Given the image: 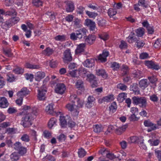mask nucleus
<instances>
[{
    "label": "nucleus",
    "mask_w": 161,
    "mask_h": 161,
    "mask_svg": "<svg viewBox=\"0 0 161 161\" xmlns=\"http://www.w3.org/2000/svg\"><path fill=\"white\" fill-rule=\"evenodd\" d=\"M136 32L137 36L141 37L143 36L144 34V29L143 28H139L136 30Z\"/></svg>",
    "instance_id": "obj_32"
},
{
    "label": "nucleus",
    "mask_w": 161,
    "mask_h": 161,
    "mask_svg": "<svg viewBox=\"0 0 161 161\" xmlns=\"http://www.w3.org/2000/svg\"><path fill=\"white\" fill-rule=\"evenodd\" d=\"M30 91L26 87H24L22 88L20 91L18 92L17 93V95L18 97H23L24 96H26L29 93Z\"/></svg>",
    "instance_id": "obj_16"
},
{
    "label": "nucleus",
    "mask_w": 161,
    "mask_h": 161,
    "mask_svg": "<svg viewBox=\"0 0 161 161\" xmlns=\"http://www.w3.org/2000/svg\"><path fill=\"white\" fill-rule=\"evenodd\" d=\"M20 139L25 142H29L30 140V136L26 134H24L22 135Z\"/></svg>",
    "instance_id": "obj_39"
},
{
    "label": "nucleus",
    "mask_w": 161,
    "mask_h": 161,
    "mask_svg": "<svg viewBox=\"0 0 161 161\" xmlns=\"http://www.w3.org/2000/svg\"><path fill=\"white\" fill-rule=\"evenodd\" d=\"M117 88L122 91H125L127 90V86L124 84L119 83L117 85Z\"/></svg>",
    "instance_id": "obj_52"
},
{
    "label": "nucleus",
    "mask_w": 161,
    "mask_h": 161,
    "mask_svg": "<svg viewBox=\"0 0 161 161\" xmlns=\"http://www.w3.org/2000/svg\"><path fill=\"white\" fill-rule=\"evenodd\" d=\"M25 67L27 68L31 69H37L40 68L39 65L32 64L28 62L26 63Z\"/></svg>",
    "instance_id": "obj_31"
},
{
    "label": "nucleus",
    "mask_w": 161,
    "mask_h": 161,
    "mask_svg": "<svg viewBox=\"0 0 161 161\" xmlns=\"http://www.w3.org/2000/svg\"><path fill=\"white\" fill-rule=\"evenodd\" d=\"M7 81L9 82H12L15 80L14 76L11 73H8L7 75Z\"/></svg>",
    "instance_id": "obj_54"
},
{
    "label": "nucleus",
    "mask_w": 161,
    "mask_h": 161,
    "mask_svg": "<svg viewBox=\"0 0 161 161\" xmlns=\"http://www.w3.org/2000/svg\"><path fill=\"white\" fill-rule=\"evenodd\" d=\"M85 43H81L78 45L77 48L75 50V53L76 54H80L84 52L86 47Z\"/></svg>",
    "instance_id": "obj_15"
},
{
    "label": "nucleus",
    "mask_w": 161,
    "mask_h": 161,
    "mask_svg": "<svg viewBox=\"0 0 161 161\" xmlns=\"http://www.w3.org/2000/svg\"><path fill=\"white\" fill-rule=\"evenodd\" d=\"M44 137L47 138H49L52 136V133L47 130H45L43 132Z\"/></svg>",
    "instance_id": "obj_59"
},
{
    "label": "nucleus",
    "mask_w": 161,
    "mask_h": 161,
    "mask_svg": "<svg viewBox=\"0 0 161 161\" xmlns=\"http://www.w3.org/2000/svg\"><path fill=\"white\" fill-rule=\"evenodd\" d=\"M130 90L133 91L135 94H139L140 93L139 88L138 85L136 84H133L130 86Z\"/></svg>",
    "instance_id": "obj_28"
},
{
    "label": "nucleus",
    "mask_w": 161,
    "mask_h": 161,
    "mask_svg": "<svg viewBox=\"0 0 161 161\" xmlns=\"http://www.w3.org/2000/svg\"><path fill=\"white\" fill-rule=\"evenodd\" d=\"M66 138V136L64 134H62L58 136L57 137V139L59 142H63L64 141Z\"/></svg>",
    "instance_id": "obj_60"
},
{
    "label": "nucleus",
    "mask_w": 161,
    "mask_h": 161,
    "mask_svg": "<svg viewBox=\"0 0 161 161\" xmlns=\"http://www.w3.org/2000/svg\"><path fill=\"white\" fill-rule=\"evenodd\" d=\"M13 71L16 74H21L23 73L24 70L21 68L17 67L13 70Z\"/></svg>",
    "instance_id": "obj_50"
},
{
    "label": "nucleus",
    "mask_w": 161,
    "mask_h": 161,
    "mask_svg": "<svg viewBox=\"0 0 161 161\" xmlns=\"http://www.w3.org/2000/svg\"><path fill=\"white\" fill-rule=\"evenodd\" d=\"M94 131L96 133H100L102 132L103 128L102 125H96L93 126Z\"/></svg>",
    "instance_id": "obj_35"
},
{
    "label": "nucleus",
    "mask_w": 161,
    "mask_h": 161,
    "mask_svg": "<svg viewBox=\"0 0 161 161\" xmlns=\"http://www.w3.org/2000/svg\"><path fill=\"white\" fill-rule=\"evenodd\" d=\"M148 79L149 81L152 84L155 85L158 80L155 76H152L148 77Z\"/></svg>",
    "instance_id": "obj_43"
},
{
    "label": "nucleus",
    "mask_w": 161,
    "mask_h": 161,
    "mask_svg": "<svg viewBox=\"0 0 161 161\" xmlns=\"http://www.w3.org/2000/svg\"><path fill=\"white\" fill-rule=\"evenodd\" d=\"M86 152L83 148H81L79 149L78 151V154L80 158H83L86 154Z\"/></svg>",
    "instance_id": "obj_55"
},
{
    "label": "nucleus",
    "mask_w": 161,
    "mask_h": 161,
    "mask_svg": "<svg viewBox=\"0 0 161 161\" xmlns=\"http://www.w3.org/2000/svg\"><path fill=\"white\" fill-rule=\"evenodd\" d=\"M142 25L143 27L146 28L148 33L152 34L153 33L154 30L153 27L150 26L147 21H144L142 23Z\"/></svg>",
    "instance_id": "obj_21"
},
{
    "label": "nucleus",
    "mask_w": 161,
    "mask_h": 161,
    "mask_svg": "<svg viewBox=\"0 0 161 161\" xmlns=\"http://www.w3.org/2000/svg\"><path fill=\"white\" fill-rule=\"evenodd\" d=\"M127 127V125H124L119 127L115 130V132L117 135H120L125 130Z\"/></svg>",
    "instance_id": "obj_26"
},
{
    "label": "nucleus",
    "mask_w": 161,
    "mask_h": 161,
    "mask_svg": "<svg viewBox=\"0 0 161 161\" xmlns=\"http://www.w3.org/2000/svg\"><path fill=\"white\" fill-rule=\"evenodd\" d=\"M57 62L56 61L52 59L49 63V66L51 68H54L57 67Z\"/></svg>",
    "instance_id": "obj_63"
},
{
    "label": "nucleus",
    "mask_w": 161,
    "mask_h": 161,
    "mask_svg": "<svg viewBox=\"0 0 161 161\" xmlns=\"http://www.w3.org/2000/svg\"><path fill=\"white\" fill-rule=\"evenodd\" d=\"M96 73L97 75L100 76L106 79L108 77L105 70L103 69H99L96 70Z\"/></svg>",
    "instance_id": "obj_22"
},
{
    "label": "nucleus",
    "mask_w": 161,
    "mask_h": 161,
    "mask_svg": "<svg viewBox=\"0 0 161 161\" xmlns=\"http://www.w3.org/2000/svg\"><path fill=\"white\" fill-rule=\"evenodd\" d=\"M108 51L104 50L102 54H100L98 57V59L101 62L105 63L107 61V57L109 55Z\"/></svg>",
    "instance_id": "obj_10"
},
{
    "label": "nucleus",
    "mask_w": 161,
    "mask_h": 161,
    "mask_svg": "<svg viewBox=\"0 0 161 161\" xmlns=\"http://www.w3.org/2000/svg\"><path fill=\"white\" fill-rule=\"evenodd\" d=\"M153 46L156 48H159L161 46V39H158L155 41Z\"/></svg>",
    "instance_id": "obj_58"
},
{
    "label": "nucleus",
    "mask_w": 161,
    "mask_h": 161,
    "mask_svg": "<svg viewBox=\"0 0 161 161\" xmlns=\"http://www.w3.org/2000/svg\"><path fill=\"white\" fill-rule=\"evenodd\" d=\"M68 110L71 112L72 115L74 116H77L79 112V109L76 107V105L71 103L67 104L66 106Z\"/></svg>",
    "instance_id": "obj_6"
},
{
    "label": "nucleus",
    "mask_w": 161,
    "mask_h": 161,
    "mask_svg": "<svg viewBox=\"0 0 161 161\" xmlns=\"http://www.w3.org/2000/svg\"><path fill=\"white\" fill-rule=\"evenodd\" d=\"M57 120L55 118H52L49 120L48 123V127L49 128H51L52 127L56 125Z\"/></svg>",
    "instance_id": "obj_34"
},
{
    "label": "nucleus",
    "mask_w": 161,
    "mask_h": 161,
    "mask_svg": "<svg viewBox=\"0 0 161 161\" xmlns=\"http://www.w3.org/2000/svg\"><path fill=\"white\" fill-rule=\"evenodd\" d=\"M59 120L62 127H65L67 125V121L65 119V117L60 116Z\"/></svg>",
    "instance_id": "obj_40"
},
{
    "label": "nucleus",
    "mask_w": 161,
    "mask_h": 161,
    "mask_svg": "<svg viewBox=\"0 0 161 161\" xmlns=\"http://www.w3.org/2000/svg\"><path fill=\"white\" fill-rule=\"evenodd\" d=\"M14 148L16 151H18V153L20 155L23 156L27 152L26 147H23L21 143L19 142H16L14 145Z\"/></svg>",
    "instance_id": "obj_5"
},
{
    "label": "nucleus",
    "mask_w": 161,
    "mask_h": 161,
    "mask_svg": "<svg viewBox=\"0 0 161 161\" xmlns=\"http://www.w3.org/2000/svg\"><path fill=\"white\" fill-rule=\"evenodd\" d=\"M117 13V11L115 9L112 8H110L108 12V15L110 17L115 15Z\"/></svg>",
    "instance_id": "obj_47"
},
{
    "label": "nucleus",
    "mask_w": 161,
    "mask_h": 161,
    "mask_svg": "<svg viewBox=\"0 0 161 161\" xmlns=\"http://www.w3.org/2000/svg\"><path fill=\"white\" fill-rule=\"evenodd\" d=\"M46 76L44 72L40 71L37 72L35 75V79L37 81H40L44 78Z\"/></svg>",
    "instance_id": "obj_17"
},
{
    "label": "nucleus",
    "mask_w": 161,
    "mask_h": 161,
    "mask_svg": "<svg viewBox=\"0 0 161 161\" xmlns=\"http://www.w3.org/2000/svg\"><path fill=\"white\" fill-rule=\"evenodd\" d=\"M63 59L64 63H68L72 61V57L70 49H67L64 51Z\"/></svg>",
    "instance_id": "obj_8"
},
{
    "label": "nucleus",
    "mask_w": 161,
    "mask_h": 161,
    "mask_svg": "<svg viewBox=\"0 0 161 161\" xmlns=\"http://www.w3.org/2000/svg\"><path fill=\"white\" fill-rule=\"evenodd\" d=\"M132 101L133 103L135 105L140 104V106L141 107L145 108L146 107L147 100L145 97L134 96L132 97Z\"/></svg>",
    "instance_id": "obj_3"
},
{
    "label": "nucleus",
    "mask_w": 161,
    "mask_h": 161,
    "mask_svg": "<svg viewBox=\"0 0 161 161\" xmlns=\"http://www.w3.org/2000/svg\"><path fill=\"white\" fill-rule=\"evenodd\" d=\"M79 74L80 76H86L88 74V71L84 68L81 67L79 69Z\"/></svg>",
    "instance_id": "obj_36"
},
{
    "label": "nucleus",
    "mask_w": 161,
    "mask_h": 161,
    "mask_svg": "<svg viewBox=\"0 0 161 161\" xmlns=\"http://www.w3.org/2000/svg\"><path fill=\"white\" fill-rule=\"evenodd\" d=\"M139 39H140L139 38L138 40L136 42V45L137 47L139 48L142 47L145 44V43L143 41L140 40Z\"/></svg>",
    "instance_id": "obj_57"
},
{
    "label": "nucleus",
    "mask_w": 161,
    "mask_h": 161,
    "mask_svg": "<svg viewBox=\"0 0 161 161\" xmlns=\"http://www.w3.org/2000/svg\"><path fill=\"white\" fill-rule=\"evenodd\" d=\"M139 84L140 87L144 90L148 86L149 83H148L147 79H143L140 81Z\"/></svg>",
    "instance_id": "obj_23"
},
{
    "label": "nucleus",
    "mask_w": 161,
    "mask_h": 161,
    "mask_svg": "<svg viewBox=\"0 0 161 161\" xmlns=\"http://www.w3.org/2000/svg\"><path fill=\"white\" fill-rule=\"evenodd\" d=\"M85 10V8L81 6H80L77 8V12L78 14H82Z\"/></svg>",
    "instance_id": "obj_64"
},
{
    "label": "nucleus",
    "mask_w": 161,
    "mask_h": 161,
    "mask_svg": "<svg viewBox=\"0 0 161 161\" xmlns=\"http://www.w3.org/2000/svg\"><path fill=\"white\" fill-rule=\"evenodd\" d=\"M53 53V49L48 47L42 51V53L44 55L49 56Z\"/></svg>",
    "instance_id": "obj_27"
},
{
    "label": "nucleus",
    "mask_w": 161,
    "mask_h": 161,
    "mask_svg": "<svg viewBox=\"0 0 161 161\" xmlns=\"http://www.w3.org/2000/svg\"><path fill=\"white\" fill-rule=\"evenodd\" d=\"M98 36L99 38L104 41L107 40L108 38V35L105 32L99 34Z\"/></svg>",
    "instance_id": "obj_42"
},
{
    "label": "nucleus",
    "mask_w": 161,
    "mask_h": 161,
    "mask_svg": "<svg viewBox=\"0 0 161 161\" xmlns=\"http://www.w3.org/2000/svg\"><path fill=\"white\" fill-rule=\"evenodd\" d=\"M45 110L48 114H49L53 115H57L56 111L53 108V104L51 103L48 104Z\"/></svg>",
    "instance_id": "obj_12"
},
{
    "label": "nucleus",
    "mask_w": 161,
    "mask_h": 161,
    "mask_svg": "<svg viewBox=\"0 0 161 161\" xmlns=\"http://www.w3.org/2000/svg\"><path fill=\"white\" fill-rule=\"evenodd\" d=\"M43 160L46 161H55L56 159L53 156L51 155H47L43 158Z\"/></svg>",
    "instance_id": "obj_44"
},
{
    "label": "nucleus",
    "mask_w": 161,
    "mask_h": 161,
    "mask_svg": "<svg viewBox=\"0 0 161 161\" xmlns=\"http://www.w3.org/2000/svg\"><path fill=\"white\" fill-rule=\"evenodd\" d=\"M19 20V18L18 17H15L11 18L6 21L3 22L2 27L3 28L7 30L16 24Z\"/></svg>",
    "instance_id": "obj_4"
},
{
    "label": "nucleus",
    "mask_w": 161,
    "mask_h": 161,
    "mask_svg": "<svg viewBox=\"0 0 161 161\" xmlns=\"http://www.w3.org/2000/svg\"><path fill=\"white\" fill-rule=\"evenodd\" d=\"M9 103L7 98L4 97H0V107L5 108L9 105Z\"/></svg>",
    "instance_id": "obj_14"
},
{
    "label": "nucleus",
    "mask_w": 161,
    "mask_h": 161,
    "mask_svg": "<svg viewBox=\"0 0 161 161\" xmlns=\"http://www.w3.org/2000/svg\"><path fill=\"white\" fill-rule=\"evenodd\" d=\"M77 66L78 65L74 63H71L69 64L68 67L69 69L72 70L77 68Z\"/></svg>",
    "instance_id": "obj_62"
},
{
    "label": "nucleus",
    "mask_w": 161,
    "mask_h": 161,
    "mask_svg": "<svg viewBox=\"0 0 161 161\" xmlns=\"http://www.w3.org/2000/svg\"><path fill=\"white\" fill-rule=\"evenodd\" d=\"M87 77L88 80L90 82H92L93 81L96 80V77L92 74L88 73L87 75Z\"/></svg>",
    "instance_id": "obj_48"
},
{
    "label": "nucleus",
    "mask_w": 161,
    "mask_h": 161,
    "mask_svg": "<svg viewBox=\"0 0 161 161\" xmlns=\"http://www.w3.org/2000/svg\"><path fill=\"white\" fill-rule=\"evenodd\" d=\"M54 39L56 41H60L61 42L65 41L66 39V36L64 35H59L55 36Z\"/></svg>",
    "instance_id": "obj_38"
},
{
    "label": "nucleus",
    "mask_w": 161,
    "mask_h": 161,
    "mask_svg": "<svg viewBox=\"0 0 161 161\" xmlns=\"http://www.w3.org/2000/svg\"><path fill=\"white\" fill-rule=\"evenodd\" d=\"M86 14L90 18H95L98 15V14L97 13L94 12H91L88 11H86Z\"/></svg>",
    "instance_id": "obj_49"
},
{
    "label": "nucleus",
    "mask_w": 161,
    "mask_h": 161,
    "mask_svg": "<svg viewBox=\"0 0 161 161\" xmlns=\"http://www.w3.org/2000/svg\"><path fill=\"white\" fill-rule=\"evenodd\" d=\"M47 92V88L44 86H42L38 90L37 95L38 99L40 101H44L46 100V94Z\"/></svg>",
    "instance_id": "obj_7"
},
{
    "label": "nucleus",
    "mask_w": 161,
    "mask_h": 161,
    "mask_svg": "<svg viewBox=\"0 0 161 161\" xmlns=\"http://www.w3.org/2000/svg\"><path fill=\"white\" fill-rule=\"evenodd\" d=\"M146 64L149 68L156 70H158L160 69V67L158 65L152 61H147L146 62Z\"/></svg>",
    "instance_id": "obj_19"
},
{
    "label": "nucleus",
    "mask_w": 161,
    "mask_h": 161,
    "mask_svg": "<svg viewBox=\"0 0 161 161\" xmlns=\"http://www.w3.org/2000/svg\"><path fill=\"white\" fill-rule=\"evenodd\" d=\"M6 15H8L11 16H14L16 15L17 14V12L16 10L14 9H12L5 13Z\"/></svg>",
    "instance_id": "obj_46"
},
{
    "label": "nucleus",
    "mask_w": 161,
    "mask_h": 161,
    "mask_svg": "<svg viewBox=\"0 0 161 161\" xmlns=\"http://www.w3.org/2000/svg\"><path fill=\"white\" fill-rule=\"evenodd\" d=\"M66 86L63 83H58L55 87V91L56 93L62 95L63 94L66 90Z\"/></svg>",
    "instance_id": "obj_9"
},
{
    "label": "nucleus",
    "mask_w": 161,
    "mask_h": 161,
    "mask_svg": "<svg viewBox=\"0 0 161 161\" xmlns=\"http://www.w3.org/2000/svg\"><path fill=\"white\" fill-rule=\"evenodd\" d=\"M66 4L65 8L66 11L67 12H71L74 10L75 6L74 3L71 1H66L64 2Z\"/></svg>",
    "instance_id": "obj_11"
},
{
    "label": "nucleus",
    "mask_w": 161,
    "mask_h": 161,
    "mask_svg": "<svg viewBox=\"0 0 161 161\" xmlns=\"http://www.w3.org/2000/svg\"><path fill=\"white\" fill-rule=\"evenodd\" d=\"M95 98L92 96H89L87 99V102L86 104V106L87 108H91L93 105V103L95 101Z\"/></svg>",
    "instance_id": "obj_24"
},
{
    "label": "nucleus",
    "mask_w": 161,
    "mask_h": 161,
    "mask_svg": "<svg viewBox=\"0 0 161 161\" xmlns=\"http://www.w3.org/2000/svg\"><path fill=\"white\" fill-rule=\"evenodd\" d=\"M144 124L145 126L150 127L153 130H155L157 128L156 125L153 123L149 120H145Z\"/></svg>",
    "instance_id": "obj_25"
},
{
    "label": "nucleus",
    "mask_w": 161,
    "mask_h": 161,
    "mask_svg": "<svg viewBox=\"0 0 161 161\" xmlns=\"http://www.w3.org/2000/svg\"><path fill=\"white\" fill-rule=\"evenodd\" d=\"M75 86L77 88L81 89L83 87V82L81 80H79L77 81Z\"/></svg>",
    "instance_id": "obj_51"
},
{
    "label": "nucleus",
    "mask_w": 161,
    "mask_h": 161,
    "mask_svg": "<svg viewBox=\"0 0 161 161\" xmlns=\"http://www.w3.org/2000/svg\"><path fill=\"white\" fill-rule=\"evenodd\" d=\"M34 117L31 113H26L22 117L21 124L24 127H27L31 126L32 123L31 121L34 119Z\"/></svg>",
    "instance_id": "obj_2"
},
{
    "label": "nucleus",
    "mask_w": 161,
    "mask_h": 161,
    "mask_svg": "<svg viewBox=\"0 0 161 161\" xmlns=\"http://www.w3.org/2000/svg\"><path fill=\"white\" fill-rule=\"evenodd\" d=\"M104 100L106 102H109L114 100V98L113 95H109L104 97Z\"/></svg>",
    "instance_id": "obj_45"
},
{
    "label": "nucleus",
    "mask_w": 161,
    "mask_h": 161,
    "mask_svg": "<svg viewBox=\"0 0 161 161\" xmlns=\"http://www.w3.org/2000/svg\"><path fill=\"white\" fill-rule=\"evenodd\" d=\"M132 74L134 77L138 79H140L143 76L142 71L138 70H135L133 73Z\"/></svg>",
    "instance_id": "obj_33"
},
{
    "label": "nucleus",
    "mask_w": 161,
    "mask_h": 161,
    "mask_svg": "<svg viewBox=\"0 0 161 161\" xmlns=\"http://www.w3.org/2000/svg\"><path fill=\"white\" fill-rule=\"evenodd\" d=\"M139 38L136 37L134 32H130L129 36L127 38V41L129 43H132L136 42Z\"/></svg>",
    "instance_id": "obj_13"
},
{
    "label": "nucleus",
    "mask_w": 161,
    "mask_h": 161,
    "mask_svg": "<svg viewBox=\"0 0 161 161\" xmlns=\"http://www.w3.org/2000/svg\"><path fill=\"white\" fill-rule=\"evenodd\" d=\"M127 97V94L124 93L122 92L119 93L117 97V100L119 103L122 102Z\"/></svg>",
    "instance_id": "obj_30"
},
{
    "label": "nucleus",
    "mask_w": 161,
    "mask_h": 161,
    "mask_svg": "<svg viewBox=\"0 0 161 161\" xmlns=\"http://www.w3.org/2000/svg\"><path fill=\"white\" fill-rule=\"evenodd\" d=\"M119 67L120 66L119 64L115 62L112 63L111 65V67L114 70L118 69L119 68Z\"/></svg>",
    "instance_id": "obj_61"
},
{
    "label": "nucleus",
    "mask_w": 161,
    "mask_h": 161,
    "mask_svg": "<svg viewBox=\"0 0 161 161\" xmlns=\"http://www.w3.org/2000/svg\"><path fill=\"white\" fill-rule=\"evenodd\" d=\"M87 32V30L84 27L78 29L75 31V32H73L70 34V38L74 41L80 40L83 38H85V42L88 45H92L95 42L96 36L93 34H90L86 36Z\"/></svg>",
    "instance_id": "obj_1"
},
{
    "label": "nucleus",
    "mask_w": 161,
    "mask_h": 161,
    "mask_svg": "<svg viewBox=\"0 0 161 161\" xmlns=\"http://www.w3.org/2000/svg\"><path fill=\"white\" fill-rule=\"evenodd\" d=\"M32 3L35 7H39L42 6L43 2L41 0H32Z\"/></svg>",
    "instance_id": "obj_37"
},
{
    "label": "nucleus",
    "mask_w": 161,
    "mask_h": 161,
    "mask_svg": "<svg viewBox=\"0 0 161 161\" xmlns=\"http://www.w3.org/2000/svg\"><path fill=\"white\" fill-rule=\"evenodd\" d=\"M109 113L112 114L115 112L117 108L116 103L115 102H113L109 107Z\"/></svg>",
    "instance_id": "obj_29"
},
{
    "label": "nucleus",
    "mask_w": 161,
    "mask_h": 161,
    "mask_svg": "<svg viewBox=\"0 0 161 161\" xmlns=\"http://www.w3.org/2000/svg\"><path fill=\"white\" fill-rule=\"evenodd\" d=\"M19 153L15 152L13 153L10 155V158L12 161H17L19 159Z\"/></svg>",
    "instance_id": "obj_41"
},
{
    "label": "nucleus",
    "mask_w": 161,
    "mask_h": 161,
    "mask_svg": "<svg viewBox=\"0 0 161 161\" xmlns=\"http://www.w3.org/2000/svg\"><path fill=\"white\" fill-rule=\"evenodd\" d=\"M76 99L77 100V105H76V107H77L79 109L80 108H82L84 105V101L80 100L78 98H76Z\"/></svg>",
    "instance_id": "obj_56"
},
{
    "label": "nucleus",
    "mask_w": 161,
    "mask_h": 161,
    "mask_svg": "<svg viewBox=\"0 0 161 161\" xmlns=\"http://www.w3.org/2000/svg\"><path fill=\"white\" fill-rule=\"evenodd\" d=\"M94 60L92 59H87L83 63L84 66L86 67L91 68L94 65Z\"/></svg>",
    "instance_id": "obj_18"
},
{
    "label": "nucleus",
    "mask_w": 161,
    "mask_h": 161,
    "mask_svg": "<svg viewBox=\"0 0 161 161\" xmlns=\"http://www.w3.org/2000/svg\"><path fill=\"white\" fill-rule=\"evenodd\" d=\"M119 47L121 49H126L127 48L128 45L125 41L122 40L120 42V44Z\"/></svg>",
    "instance_id": "obj_53"
},
{
    "label": "nucleus",
    "mask_w": 161,
    "mask_h": 161,
    "mask_svg": "<svg viewBox=\"0 0 161 161\" xmlns=\"http://www.w3.org/2000/svg\"><path fill=\"white\" fill-rule=\"evenodd\" d=\"M86 25L87 26L90 27V31H95V29H96V24L95 22L88 19H86Z\"/></svg>",
    "instance_id": "obj_20"
}]
</instances>
